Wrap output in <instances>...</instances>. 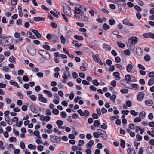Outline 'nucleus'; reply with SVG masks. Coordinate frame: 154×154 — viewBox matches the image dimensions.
Masks as SVG:
<instances>
[{"mask_svg":"<svg viewBox=\"0 0 154 154\" xmlns=\"http://www.w3.org/2000/svg\"><path fill=\"white\" fill-rule=\"evenodd\" d=\"M27 51L31 56H33L35 55L36 51L35 48L32 45H28L27 47Z\"/></svg>","mask_w":154,"mask_h":154,"instance_id":"f257e3e1","label":"nucleus"},{"mask_svg":"<svg viewBox=\"0 0 154 154\" xmlns=\"http://www.w3.org/2000/svg\"><path fill=\"white\" fill-rule=\"evenodd\" d=\"M39 53L43 58L47 60H50V55L46 51L41 50L39 51Z\"/></svg>","mask_w":154,"mask_h":154,"instance_id":"f03ea898","label":"nucleus"},{"mask_svg":"<svg viewBox=\"0 0 154 154\" xmlns=\"http://www.w3.org/2000/svg\"><path fill=\"white\" fill-rule=\"evenodd\" d=\"M63 11L65 14L69 16L72 15L71 9L70 7L67 5H65L63 6Z\"/></svg>","mask_w":154,"mask_h":154,"instance_id":"7ed1b4c3","label":"nucleus"},{"mask_svg":"<svg viewBox=\"0 0 154 154\" xmlns=\"http://www.w3.org/2000/svg\"><path fill=\"white\" fill-rule=\"evenodd\" d=\"M97 132L99 133V136H101V137L104 140L107 139V135L106 132L104 130L99 129L97 130Z\"/></svg>","mask_w":154,"mask_h":154,"instance_id":"20e7f679","label":"nucleus"},{"mask_svg":"<svg viewBox=\"0 0 154 154\" xmlns=\"http://www.w3.org/2000/svg\"><path fill=\"white\" fill-rule=\"evenodd\" d=\"M12 40L10 37H6L3 40L2 45L3 46H7L12 43Z\"/></svg>","mask_w":154,"mask_h":154,"instance_id":"39448f33","label":"nucleus"},{"mask_svg":"<svg viewBox=\"0 0 154 154\" xmlns=\"http://www.w3.org/2000/svg\"><path fill=\"white\" fill-rule=\"evenodd\" d=\"M50 137V140L52 143H59L60 140V138L56 136H51Z\"/></svg>","mask_w":154,"mask_h":154,"instance_id":"423d86ee","label":"nucleus"},{"mask_svg":"<svg viewBox=\"0 0 154 154\" xmlns=\"http://www.w3.org/2000/svg\"><path fill=\"white\" fill-rule=\"evenodd\" d=\"M77 112L82 116L87 117L90 114V112L87 110H85L83 112L81 109H79L77 111Z\"/></svg>","mask_w":154,"mask_h":154,"instance_id":"0eeeda50","label":"nucleus"},{"mask_svg":"<svg viewBox=\"0 0 154 154\" xmlns=\"http://www.w3.org/2000/svg\"><path fill=\"white\" fill-rule=\"evenodd\" d=\"M138 41V38L136 37H132L130 38L128 40V42L130 44L132 45L136 44Z\"/></svg>","mask_w":154,"mask_h":154,"instance_id":"6e6552de","label":"nucleus"},{"mask_svg":"<svg viewBox=\"0 0 154 154\" xmlns=\"http://www.w3.org/2000/svg\"><path fill=\"white\" fill-rule=\"evenodd\" d=\"M143 36L146 38H150L154 40V34L151 32L144 34H143Z\"/></svg>","mask_w":154,"mask_h":154,"instance_id":"1a4fd4ad","label":"nucleus"},{"mask_svg":"<svg viewBox=\"0 0 154 154\" xmlns=\"http://www.w3.org/2000/svg\"><path fill=\"white\" fill-rule=\"evenodd\" d=\"M38 100L41 102L44 103H46L47 102V100L45 97H43V95L42 94H39L38 95Z\"/></svg>","mask_w":154,"mask_h":154,"instance_id":"9d476101","label":"nucleus"},{"mask_svg":"<svg viewBox=\"0 0 154 154\" xmlns=\"http://www.w3.org/2000/svg\"><path fill=\"white\" fill-rule=\"evenodd\" d=\"M70 76L71 74L69 71H65L64 72V75H63L62 78L65 79H67Z\"/></svg>","mask_w":154,"mask_h":154,"instance_id":"9b49d317","label":"nucleus"},{"mask_svg":"<svg viewBox=\"0 0 154 154\" xmlns=\"http://www.w3.org/2000/svg\"><path fill=\"white\" fill-rule=\"evenodd\" d=\"M79 19L82 21H87L88 20V18L85 15L81 14L79 17Z\"/></svg>","mask_w":154,"mask_h":154,"instance_id":"f8f14e48","label":"nucleus"},{"mask_svg":"<svg viewBox=\"0 0 154 154\" xmlns=\"http://www.w3.org/2000/svg\"><path fill=\"white\" fill-rule=\"evenodd\" d=\"M144 93L142 92H140L137 96V100L139 101L142 100L144 97Z\"/></svg>","mask_w":154,"mask_h":154,"instance_id":"ddd939ff","label":"nucleus"},{"mask_svg":"<svg viewBox=\"0 0 154 154\" xmlns=\"http://www.w3.org/2000/svg\"><path fill=\"white\" fill-rule=\"evenodd\" d=\"M137 54L139 56H141L143 54V51L140 48H137L136 50Z\"/></svg>","mask_w":154,"mask_h":154,"instance_id":"4468645a","label":"nucleus"},{"mask_svg":"<svg viewBox=\"0 0 154 154\" xmlns=\"http://www.w3.org/2000/svg\"><path fill=\"white\" fill-rule=\"evenodd\" d=\"M31 30L36 35L37 38H40L41 37L42 35L41 34L38 32V30L33 29Z\"/></svg>","mask_w":154,"mask_h":154,"instance_id":"2eb2a0df","label":"nucleus"},{"mask_svg":"<svg viewBox=\"0 0 154 154\" xmlns=\"http://www.w3.org/2000/svg\"><path fill=\"white\" fill-rule=\"evenodd\" d=\"M146 151L148 153H152L154 152V148L152 146H148L146 149Z\"/></svg>","mask_w":154,"mask_h":154,"instance_id":"dca6fc26","label":"nucleus"},{"mask_svg":"<svg viewBox=\"0 0 154 154\" xmlns=\"http://www.w3.org/2000/svg\"><path fill=\"white\" fill-rule=\"evenodd\" d=\"M103 48L106 51L111 50V49L110 45L107 44H104L103 45Z\"/></svg>","mask_w":154,"mask_h":154,"instance_id":"f3484780","label":"nucleus"},{"mask_svg":"<svg viewBox=\"0 0 154 154\" xmlns=\"http://www.w3.org/2000/svg\"><path fill=\"white\" fill-rule=\"evenodd\" d=\"M34 21L37 22L40 21H44L45 20V18L40 17H35L34 18Z\"/></svg>","mask_w":154,"mask_h":154,"instance_id":"a211bd4d","label":"nucleus"},{"mask_svg":"<svg viewBox=\"0 0 154 154\" xmlns=\"http://www.w3.org/2000/svg\"><path fill=\"white\" fill-rule=\"evenodd\" d=\"M145 104L148 106H151L153 104V101L150 100H147L145 101Z\"/></svg>","mask_w":154,"mask_h":154,"instance_id":"6ab92c4d","label":"nucleus"},{"mask_svg":"<svg viewBox=\"0 0 154 154\" xmlns=\"http://www.w3.org/2000/svg\"><path fill=\"white\" fill-rule=\"evenodd\" d=\"M51 40L54 42H58L59 39L57 36L54 35H53Z\"/></svg>","mask_w":154,"mask_h":154,"instance_id":"aec40b11","label":"nucleus"},{"mask_svg":"<svg viewBox=\"0 0 154 154\" xmlns=\"http://www.w3.org/2000/svg\"><path fill=\"white\" fill-rule=\"evenodd\" d=\"M128 152L129 154H136V152L135 151L134 149H131L130 147L128 149Z\"/></svg>","mask_w":154,"mask_h":154,"instance_id":"412c9836","label":"nucleus"},{"mask_svg":"<svg viewBox=\"0 0 154 154\" xmlns=\"http://www.w3.org/2000/svg\"><path fill=\"white\" fill-rule=\"evenodd\" d=\"M113 76L116 78V80H119L120 79V74L117 72H115L113 73Z\"/></svg>","mask_w":154,"mask_h":154,"instance_id":"4be33fe9","label":"nucleus"},{"mask_svg":"<svg viewBox=\"0 0 154 154\" xmlns=\"http://www.w3.org/2000/svg\"><path fill=\"white\" fill-rule=\"evenodd\" d=\"M94 143V141L93 140H91L86 144V146L87 148H89V146L91 147Z\"/></svg>","mask_w":154,"mask_h":154,"instance_id":"5701e85b","label":"nucleus"},{"mask_svg":"<svg viewBox=\"0 0 154 154\" xmlns=\"http://www.w3.org/2000/svg\"><path fill=\"white\" fill-rule=\"evenodd\" d=\"M43 92L45 93L46 94L48 97H52V94L49 91L44 90Z\"/></svg>","mask_w":154,"mask_h":154,"instance_id":"b1692460","label":"nucleus"},{"mask_svg":"<svg viewBox=\"0 0 154 154\" xmlns=\"http://www.w3.org/2000/svg\"><path fill=\"white\" fill-rule=\"evenodd\" d=\"M133 68V66L131 64H128L126 68L127 71L128 72H130L131 71Z\"/></svg>","mask_w":154,"mask_h":154,"instance_id":"393cba45","label":"nucleus"},{"mask_svg":"<svg viewBox=\"0 0 154 154\" xmlns=\"http://www.w3.org/2000/svg\"><path fill=\"white\" fill-rule=\"evenodd\" d=\"M118 8L119 11H123L125 10V7L121 4H119L118 5Z\"/></svg>","mask_w":154,"mask_h":154,"instance_id":"a878e982","label":"nucleus"},{"mask_svg":"<svg viewBox=\"0 0 154 154\" xmlns=\"http://www.w3.org/2000/svg\"><path fill=\"white\" fill-rule=\"evenodd\" d=\"M109 22L110 25H114L116 23V21L112 18H111L109 19Z\"/></svg>","mask_w":154,"mask_h":154,"instance_id":"bb28decb","label":"nucleus"},{"mask_svg":"<svg viewBox=\"0 0 154 154\" xmlns=\"http://www.w3.org/2000/svg\"><path fill=\"white\" fill-rule=\"evenodd\" d=\"M154 84V78L150 79L148 82L149 86H151Z\"/></svg>","mask_w":154,"mask_h":154,"instance_id":"cd10ccee","label":"nucleus"},{"mask_svg":"<svg viewBox=\"0 0 154 154\" xmlns=\"http://www.w3.org/2000/svg\"><path fill=\"white\" fill-rule=\"evenodd\" d=\"M103 28L105 30H107L110 28V26L106 23H104L103 26Z\"/></svg>","mask_w":154,"mask_h":154,"instance_id":"c85d7f7f","label":"nucleus"},{"mask_svg":"<svg viewBox=\"0 0 154 154\" xmlns=\"http://www.w3.org/2000/svg\"><path fill=\"white\" fill-rule=\"evenodd\" d=\"M100 124V123L99 120H96L94 122V125L95 127H97L99 126Z\"/></svg>","mask_w":154,"mask_h":154,"instance_id":"c756f323","label":"nucleus"},{"mask_svg":"<svg viewBox=\"0 0 154 154\" xmlns=\"http://www.w3.org/2000/svg\"><path fill=\"white\" fill-rule=\"evenodd\" d=\"M146 113L145 112L143 111L140 113L139 115V116L140 117L142 118H144L145 117Z\"/></svg>","mask_w":154,"mask_h":154,"instance_id":"7c9ffc66","label":"nucleus"},{"mask_svg":"<svg viewBox=\"0 0 154 154\" xmlns=\"http://www.w3.org/2000/svg\"><path fill=\"white\" fill-rule=\"evenodd\" d=\"M56 124L59 126L63 125V122L61 120H58L56 121Z\"/></svg>","mask_w":154,"mask_h":154,"instance_id":"2f4dec72","label":"nucleus"},{"mask_svg":"<svg viewBox=\"0 0 154 154\" xmlns=\"http://www.w3.org/2000/svg\"><path fill=\"white\" fill-rule=\"evenodd\" d=\"M9 113L10 112L9 111H6L4 112V114L5 115V120H6V119H7V118H8V114H9Z\"/></svg>","mask_w":154,"mask_h":154,"instance_id":"473e14b6","label":"nucleus"},{"mask_svg":"<svg viewBox=\"0 0 154 154\" xmlns=\"http://www.w3.org/2000/svg\"><path fill=\"white\" fill-rule=\"evenodd\" d=\"M74 37L75 39L79 40H83V37L82 36L75 35L74 36Z\"/></svg>","mask_w":154,"mask_h":154,"instance_id":"72a5a7b5","label":"nucleus"},{"mask_svg":"<svg viewBox=\"0 0 154 154\" xmlns=\"http://www.w3.org/2000/svg\"><path fill=\"white\" fill-rule=\"evenodd\" d=\"M128 48L131 51H133L134 50V46L133 45H131L128 44H127Z\"/></svg>","mask_w":154,"mask_h":154,"instance_id":"f704fd0d","label":"nucleus"},{"mask_svg":"<svg viewBox=\"0 0 154 154\" xmlns=\"http://www.w3.org/2000/svg\"><path fill=\"white\" fill-rule=\"evenodd\" d=\"M125 80L127 82H129L131 80V75H127L125 77Z\"/></svg>","mask_w":154,"mask_h":154,"instance_id":"c9c22d12","label":"nucleus"},{"mask_svg":"<svg viewBox=\"0 0 154 154\" xmlns=\"http://www.w3.org/2000/svg\"><path fill=\"white\" fill-rule=\"evenodd\" d=\"M15 59L16 58L13 56L11 57L9 59V61L14 63H15L16 62L15 61Z\"/></svg>","mask_w":154,"mask_h":154,"instance_id":"e433bc0d","label":"nucleus"},{"mask_svg":"<svg viewBox=\"0 0 154 154\" xmlns=\"http://www.w3.org/2000/svg\"><path fill=\"white\" fill-rule=\"evenodd\" d=\"M61 117L62 118H65L67 117V115L64 111H62L60 113Z\"/></svg>","mask_w":154,"mask_h":154,"instance_id":"4c0bfd02","label":"nucleus"},{"mask_svg":"<svg viewBox=\"0 0 154 154\" xmlns=\"http://www.w3.org/2000/svg\"><path fill=\"white\" fill-rule=\"evenodd\" d=\"M144 59L145 61H149L150 60V57L149 55L146 54L145 56Z\"/></svg>","mask_w":154,"mask_h":154,"instance_id":"58836bf2","label":"nucleus"},{"mask_svg":"<svg viewBox=\"0 0 154 154\" xmlns=\"http://www.w3.org/2000/svg\"><path fill=\"white\" fill-rule=\"evenodd\" d=\"M136 11L138 12H141L142 11V9L139 6L137 5H135L134 7Z\"/></svg>","mask_w":154,"mask_h":154,"instance_id":"ea45409f","label":"nucleus"},{"mask_svg":"<svg viewBox=\"0 0 154 154\" xmlns=\"http://www.w3.org/2000/svg\"><path fill=\"white\" fill-rule=\"evenodd\" d=\"M60 39L61 40V42L62 43H63V44H64L65 43L66 40L65 39V38L63 35H61Z\"/></svg>","mask_w":154,"mask_h":154,"instance_id":"a19ab883","label":"nucleus"},{"mask_svg":"<svg viewBox=\"0 0 154 154\" xmlns=\"http://www.w3.org/2000/svg\"><path fill=\"white\" fill-rule=\"evenodd\" d=\"M99 127L103 129H106L107 128V125L105 123H103V125L100 126Z\"/></svg>","mask_w":154,"mask_h":154,"instance_id":"79ce46f5","label":"nucleus"},{"mask_svg":"<svg viewBox=\"0 0 154 154\" xmlns=\"http://www.w3.org/2000/svg\"><path fill=\"white\" fill-rule=\"evenodd\" d=\"M52 113L56 115H57L59 113V111L56 109H54L52 111Z\"/></svg>","mask_w":154,"mask_h":154,"instance_id":"37998d69","label":"nucleus"},{"mask_svg":"<svg viewBox=\"0 0 154 154\" xmlns=\"http://www.w3.org/2000/svg\"><path fill=\"white\" fill-rule=\"evenodd\" d=\"M81 12V10L80 9L78 8H76L75 9V14H79Z\"/></svg>","mask_w":154,"mask_h":154,"instance_id":"c03bdc74","label":"nucleus"},{"mask_svg":"<svg viewBox=\"0 0 154 154\" xmlns=\"http://www.w3.org/2000/svg\"><path fill=\"white\" fill-rule=\"evenodd\" d=\"M53 35L51 34L48 33L47 34L46 37L47 39L48 40H51Z\"/></svg>","mask_w":154,"mask_h":154,"instance_id":"a18cd8bd","label":"nucleus"},{"mask_svg":"<svg viewBox=\"0 0 154 154\" xmlns=\"http://www.w3.org/2000/svg\"><path fill=\"white\" fill-rule=\"evenodd\" d=\"M92 82L94 85L96 86H98L99 84V83L98 82L97 80V79L93 80L92 81Z\"/></svg>","mask_w":154,"mask_h":154,"instance_id":"49530a36","label":"nucleus"},{"mask_svg":"<svg viewBox=\"0 0 154 154\" xmlns=\"http://www.w3.org/2000/svg\"><path fill=\"white\" fill-rule=\"evenodd\" d=\"M135 124L131 123L128 126L130 129L134 130L135 129Z\"/></svg>","mask_w":154,"mask_h":154,"instance_id":"de8ad7c7","label":"nucleus"},{"mask_svg":"<svg viewBox=\"0 0 154 154\" xmlns=\"http://www.w3.org/2000/svg\"><path fill=\"white\" fill-rule=\"evenodd\" d=\"M141 121V118L137 117L134 119V121L135 122H138Z\"/></svg>","mask_w":154,"mask_h":154,"instance_id":"09e8293b","label":"nucleus"},{"mask_svg":"<svg viewBox=\"0 0 154 154\" xmlns=\"http://www.w3.org/2000/svg\"><path fill=\"white\" fill-rule=\"evenodd\" d=\"M33 134L35 136H37V137H38V136L39 135V137L41 138V137L39 135L40 132L38 131V130L35 131L33 133Z\"/></svg>","mask_w":154,"mask_h":154,"instance_id":"8fccbe9b","label":"nucleus"},{"mask_svg":"<svg viewBox=\"0 0 154 154\" xmlns=\"http://www.w3.org/2000/svg\"><path fill=\"white\" fill-rule=\"evenodd\" d=\"M121 143L120 145L122 148H124L125 147V141L122 139H120Z\"/></svg>","mask_w":154,"mask_h":154,"instance_id":"3c124183","label":"nucleus"},{"mask_svg":"<svg viewBox=\"0 0 154 154\" xmlns=\"http://www.w3.org/2000/svg\"><path fill=\"white\" fill-rule=\"evenodd\" d=\"M130 112L132 115H134V116H136L137 115L138 113L136 112L134 110H131L130 111Z\"/></svg>","mask_w":154,"mask_h":154,"instance_id":"603ef678","label":"nucleus"},{"mask_svg":"<svg viewBox=\"0 0 154 154\" xmlns=\"http://www.w3.org/2000/svg\"><path fill=\"white\" fill-rule=\"evenodd\" d=\"M128 91V89H121L120 92L122 94H126L127 93Z\"/></svg>","mask_w":154,"mask_h":154,"instance_id":"864d4df0","label":"nucleus"},{"mask_svg":"<svg viewBox=\"0 0 154 154\" xmlns=\"http://www.w3.org/2000/svg\"><path fill=\"white\" fill-rule=\"evenodd\" d=\"M117 45L119 47L122 48L125 47V44L124 43H122L121 42H118L117 43Z\"/></svg>","mask_w":154,"mask_h":154,"instance_id":"5fc2aeb1","label":"nucleus"},{"mask_svg":"<svg viewBox=\"0 0 154 154\" xmlns=\"http://www.w3.org/2000/svg\"><path fill=\"white\" fill-rule=\"evenodd\" d=\"M126 104L127 106L130 107L131 106L132 103L130 101L128 100L126 102Z\"/></svg>","mask_w":154,"mask_h":154,"instance_id":"6e6d98bb","label":"nucleus"},{"mask_svg":"<svg viewBox=\"0 0 154 154\" xmlns=\"http://www.w3.org/2000/svg\"><path fill=\"white\" fill-rule=\"evenodd\" d=\"M30 99L33 101H35L37 99V97L34 95H32L30 96Z\"/></svg>","mask_w":154,"mask_h":154,"instance_id":"4d7b16f0","label":"nucleus"},{"mask_svg":"<svg viewBox=\"0 0 154 154\" xmlns=\"http://www.w3.org/2000/svg\"><path fill=\"white\" fill-rule=\"evenodd\" d=\"M43 47L44 48L47 50H49L50 49V46L48 45H43Z\"/></svg>","mask_w":154,"mask_h":154,"instance_id":"13d9d810","label":"nucleus"},{"mask_svg":"<svg viewBox=\"0 0 154 154\" xmlns=\"http://www.w3.org/2000/svg\"><path fill=\"white\" fill-rule=\"evenodd\" d=\"M46 114L47 116H50L51 115V112L49 109H48L46 110Z\"/></svg>","mask_w":154,"mask_h":154,"instance_id":"bf43d9fd","label":"nucleus"},{"mask_svg":"<svg viewBox=\"0 0 154 154\" xmlns=\"http://www.w3.org/2000/svg\"><path fill=\"white\" fill-rule=\"evenodd\" d=\"M136 138L138 141H141L142 139V137L139 134H137L136 135Z\"/></svg>","mask_w":154,"mask_h":154,"instance_id":"052dcab7","label":"nucleus"},{"mask_svg":"<svg viewBox=\"0 0 154 154\" xmlns=\"http://www.w3.org/2000/svg\"><path fill=\"white\" fill-rule=\"evenodd\" d=\"M16 140V138L14 137H11L9 138V141L10 142H15Z\"/></svg>","mask_w":154,"mask_h":154,"instance_id":"680f3d73","label":"nucleus"},{"mask_svg":"<svg viewBox=\"0 0 154 154\" xmlns=\"http://www.w3.org/2000/svg\"><path fill=\"white\" fill-rule=\"evenodd\" d=\"M12 85L15 86L16 85H17V83L13 80H11L9 82Z\"/></svg>","mask_w":154,"mask_h":154,"instance_id":"e2e57ef3","label":"nucleus"},{"mask_svg":"<svg viewBox=\"0 0 154 154\" xmlns=\"http://www.w3.org/2000/svg\"><path fill=\"white\" fill-rule=\"evenodd\" d=\"M20 146L21 149H23L25 148V145L23 141H21L20 143Z\"/></svg>","mask_w":154,"mask_h":154,"instance_id":"0e129e2a","label":"nucleus"},{"mask_svg":"<svg viewBox=\"0 0 154 154\" xmlns=\"http://www.w3.org/2000/svg\"><path fill=\"white\" fill-rule=\"evenodd\" d=\"M129 111L128 110H122L121 112V113L125 115H127L129 113Z\"/></svg>","mask_w":154,"mask_h":154,"instance_id":"69168bd1","label":"nucleus"},{"mask_svg":"<svg viewBox=\"0 0 154 154\" xmlns=\"http://www.w3.org/2000/svg\"><path fill=\"white\" fill-rule=\"evenodd\" d=\"M124 53L125 54L128 55H129L131 54L130 51L128 49H127L124 51Z\"/></svg>","mask_w":154,"mask_h":154,"instance_id":"338daca9","label":"nucleus"},{"mask_svg":"<svg viewBox=\"0 0 154 154\" xmlns=\"http://www.w3.org/2000/svg\"><path fill=\"white\" fill-rule=\"evenodd\" d=\"M21 109L23 111H26L27 109V106L26 105L23 106L21 107Z\"/></svg>","mask_w":154,"mask_h":154,"instance_id":"774afa93","label":"nucleus"}]
</instances>
